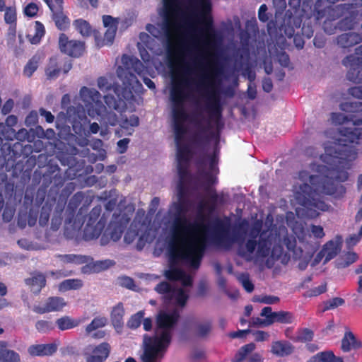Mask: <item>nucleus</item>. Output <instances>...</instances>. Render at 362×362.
<instances>
[{"mask_svg": "<svg viewBox=\"0 0 362 362\" xmlns=\"http://www.w3.org/2000/svg\"><path fill=\"white\" fill-rule=\"evenodd\" d=\"M339 132L341 136L339 143L327 147L325 154L321 156L323 162L327 165L326 174L310 175L307 170L298 173L299 180L310 182L300 185L296 192V198L310 218L317 217L320 211H327L330 207L322 199L321 194L338 197L346 192L341 182L348 180L346 170L357 157L356 148L348 144L359 143L362 139V127H341Z\"/></svg>", "mask_w": 362, "mask_h": 362, "instance_id": "nucleus-1", "label": "nucleus"}, {"mask_svg": "<svg viewBox=\"0 0 362 362\" xmlns=\"http://www.w3.org/2000/svg\"><path fill=\"white\" fill-rule=\"evenodd\" d=\"M210 57L211 54L206 51L204 54H199V57L196 59L194 65L201 71L197 79L182 78L179 81H173L170 98L172 102L177 160L189 162L192 156L189 146L182 141L187 133L185 122L189 118V115L185 109V102L189 98L187 89L190 88L192 84L196 86L197 90L204 91L207 100L206 108L210 118L216 121L217 129L220 130L223 127V124L221 121L222 107L220 94L214 81V76L218 70L214 63H204V61Z\"/></svg>", "mask_w": 362, "mask_h": 362, "instance_id": "nucleus-2", "label": "nucleus"}, {"mask_svg": "<svg viewBox=\"0 0 362 362\" xmlns=\"http://www.w3.org/2000/svg\"><path fill=\"white\" fill-rule=\"evenodd\" d=\"M172 243L170 248V263L182 261L193 269H198L206 250V240L197 233L207 231L208 226L200 221L191 223L186 215H172Z\"/></svg>", "mask_w": 362, "mask_h": 362, "instance_id": "nucleus-3", "label": "nucleus"}, {"mask_svg": "<svg viewBox=\"0 0 362 362\" xmlns=\"http://www.w3.org/2000/svg\"><path fill=\"white\" fill-rule=\"evenodd\" d=\"M180 315L177 309L171 312L160 311L156 317V325L162 329L158 336L144 334V351L141 356L142 362H158L162 358L172 341V329L176 325Z\"/></svg>", "mask_w": 362, "mask_h": 362, "instance_id": "nucleus-4", "label": "nucleus"}, {"mask_svg": "<svg viewBox=\"0 0 362 362\" xmlns=\"http://www.w3.org/2000/svg\"><path fill=\"white\" fill-rule=\"evenodd\" d=\"M80 96L90 117H100V123L106 127L119 124L117 115L112 111H107V107L101 101V95L97 90L83 86Z\"/></svg>", "mask_w": 362, "mask_h": 362, "instance_id": "nucleus-5", "label": "nucleus"}, {"mask_svg": "<svg viewBox=\"0 0 362 362\" xmlns=\"http://www.w3.org/2000/svg\"><path fill=\"white\" fill-rule=\"evenodd\" d=\"M163 30L166 37L168 52L170 54L175 47L174 32L178 31L181 28V25L175 21L180 12V2L178 0H163Z\"/></svg>", "mask_w": 362, "mask_h": 362, "instance_id": "nucleus-6", "label": "nucleus"}, {"mask_svg": "<svg viewBox=\"0 0 362 362\" xmlns=\"http://www.w3.org/2000/svg\"><path fill=\"white\" fill-rule=\"evenodd\" d=\"M300 16H293L289 10L286 11L281 25L280 30L288 38H292L295 34V30H299L303 37L310 39L314 33L313 25L311 17L306 18L303 23Z\"/></svg>", "mask_w": 362, "mask_h": 362, "instance_id": "nucleus-7", "label": "nucleus"}, {"mask_svg": "<svg viewBox=\"0 0 362 362\" xmlns=\"http://www.w3.org/2000/svg\"><path fill=\"white\" fill-rule=\"evenodd\" d=\"M230 228L228 220L224 221L218 217L214 218L210 227L211 242L216 245L230 246L238 240V237L235 230L231 235L229 233Z\"/></svg>", "mask_w": 362, "mask_h": 362, "instance_id": "nucleus-8", "label": "nucleus"}, {"mask_svg": "<svg viewBox=\"0 0 362 362\" xmlns=\"http://www.w3.org/2000/svg\"><path fill=\"white\" fill-rule=\"evenodd\" d=\"M84 198L83 193L82 192H78L74 196L70 199L69 204L67 205L66 209V219H65V230L64 234L66 236L72 237L74 236V234H71L69 235V233L68 232L69 228L67 225H71V226L73 228V230L74 232L78 231L83 223H84V216L83 215V209L81 207L77 214L75 216L76 211L83 201Z\"/></svg>", "mask_w": 362, "mask_h": 362, "instance_id": "nucleus-9", "label": "nucleus"}, {"mask_svg": "<svg viewBox=\"0 0 362 362\" xmlns=\"http://www.w3.org/2000/svg\"><path fill=\"white\" fill-rule=\"evenodd\" d=\"M40 182H42L41 187L44 191H46L52 184L54 187H62L64 179L60 168L57 165H49L43 174L36 170L33 173V184H40Z\"/></svg>", "mask_w": 362, "mask_h": 362, "instance_id": "nucleus-10", "label": "nucleus"}, {"mask_svg": "<svg viewBox=\"0 0 362 362\" xmlns=\"http://www.w3.org/2000/svg\"><path fill=\"white\" fill-rule=\"evenodd\" d=\"M102 211L101 206L98 205L93 208L88 214V219L83 230L85 240L97 239L102 233L106 224V220L102 216L99 220Z\"/></svg>", "mask_w": 362, "mask_h": 362, "instance_id": "nucleus-11", "label": "nucleus"}, {"mask_svg": "<svg viewBox=\"0 0 362 362\" xmlns=\"http://www.w3.org/2000/svg\"><path fill=\"white\" fill-rule=\"evenodd\" d=\"M341 109L347 115L333 113L332 119L339 124L351 122L354 126L362 125V102H346L341 105Z\"/></svg>", "mask_w": 362, "mask_h": 362, "instance_id": "nucleus-12", "label": "nucleus"}, {"mask_svg": "<svg viewBox=\"0 0 362 362\" xmlns=\"http://www.w3.org/2000/svg\"><path fill=\"white\" fill-rule=\"evenodd\" d=\"M334 6L324 5L322 0H316L314 4L313 13L315 16V20L320 23L323 18L327 16L322 24V28L328 35H332L339 30L338 22L337 19L339 18H334L330 14V9Z\"/></svg>", "mask_w": 362, "mask_h": 362, "instance_id": "nucleus-13", "label": "nucleus"}, {"mask_svg": "<svg viewBox=\"0 0 362 362\" xmlns=\"http://www.w3.org/2000/svg\"><path fill=\"white\" fill-rule=\"evenodd\" d=\"M123 74L118 72V77L122 80L123 86L118 84L114 85L112 87L113 91L119 100L125 102L129 100L133 97L132 88L134 83H138V80L134 74L129 71H124Z\"/></svg>", "mask_w": 362, "mask_h": 362, "instance_id": "nucleus-14", "label": "nucleus"}, {"mask_svg": "<svg viewBox=\"0 0 362 362\" xmlns=\"http://www.w3.org/2000/svg\"><path fill=\"white\" fill-rule=\"evenodd\" d=\"M330 14L334 18H341L338 21L339 30L341 31H348L355 29L358 25V11L351 10L347 11H337V6L330 9Z\"/></svg>", "mask_w": 362, "mask_h": 362, "instance_id": "nucleus-15", "label": "nucleus"}, {"mask_svg": "<svg viewBox=\"0 0 362 362\" xmlns=\"http://www.w3.org/2000/svg\"><path fill=\"white\" fill-rule=\"evenodd\" d=\"M71 68L72 64L70 60L53 56L49 59L45 68V74L47 79H54L57 78L61 72L67 74Z\"/></svg>", "mask_w": 362, "mask_h": 362, "instance_id": "nucleus-16", "label": "nucleus"}, {"mask_svg": "<svg viewBox=\"0 0 362 362\" xmlns=\"http://www.w3.org/2000/svg\"><path fill=\"white\" fill-rule=\"evenodd\" d=\"M111 352V346L104 341L98 345H89L84 351L86 362H105Z\"/></svg>", "mask_w": 362, "mask_h": 362, "instance_id": "nucleus-17", "label": "nucleus"}, {"mask_svg": "<svg viewBox=\"0 0 362 362\" xmlns=\"http://www.w3.org/2000/svg\"><path fill=\"white\" fill-rule=\"evenodd\" d=\"M59 48L64 54L79 57L85 50V45L81 41L69 40L65 33H61L59 36Z\"/></svg>", "mask_w": 362, "mask_h": 362, "instance_id": "nucleus-18", "label": "nucleus"}, {"mask_svg": "<svg viewBox=\"0 0 362 362\" xmlns=\"http://www.w3.org/2000/svg\"><path fill=\"white\" fill-rule=\"evenodd\" d=\"M52 12V19L58 30L65 31L70 27L71 21L63 11V4H54L52 0H43Z\"/></svg>", "mask_w": 362, "mask_h": 362, "instance_id": "nucleus-19", "label": "nucleus"}, {"mask_svg": "<svg viewBox=\"0 0 362 362\" xmlns=\"http://www.w3.org/2000/svg\"><path fill=\"white\" fill-rule=\"evenodd\" d=\"M342 64L350 66L346 74L349 81L356 83H362V59L350 54L343 59Z\"/></svg>", "mask_w": 362, "mask_h": 362, "instance_id": "nucleus-20", "label": "nucleus"}, {"mask_svg": "<svg viewBox=\"0 0 362 362\" xmlns=\"http://www.w3.org/2000/svg\"><path fill=\"white\" fill-rule=\"evenodd\" d=\"M342 243V237L340 235H337L334 240H331L326 243L317 255L316 260L320 261L325 257L323 264H327L339 253L341 250Z\"/></svg>", "mask_w": 362, "mask_h": 362, "instance_id": "nucleus-21", "label": "nucleus"}, {"mask_svg": "<svg viewBox=\"0 0 362 362\" xmlns=\"http://www.w3.org/2000/svg\"><path fill=\"white\" fill-rule=\"evenodd\" d=\"M260 315L266 317V325H271L274 322L289 324L292 322L293 320L291 313L288 311L272 312L271 307H264Z\"/></svg>", "mask_w": 362, "mask_h": 362, "instance_id": "nucleus-22", "label": "nucleus"}, {"mask_svg": "<svg viewBox=\"0 0 362 362\" xmlns=\"http://www.w3.org/2000/svg\"><path fill=\"white\" fill-rule=\"evenodd\" d=\"M64 299L59 296L49 297L42 305H35L33 311L38 314H45L51 312H58L66 306Z\"/></svg>", "mask_w": 362, "mask_h": 362, "instance_id": "nucleus-23", "label": "nucleus"}, {"mask_svg": "<svg viewBox=\"0 0 362 362\" xmlns=\"http://www.w3.org/2000/svg\"><path fill=\"white\" fill-rule=\"evenodd\" d=\"M124 228L121 223L111 221L101 237V244L106 245L109 239L115 242L119 240L123 233Z\"/></svg>", "mask_w": 362, "mask_h": 362, "instance_id": "nucleus-24", "label": "nucleus"}, {"mask_svg": "<svg viewBox=\"0 0 362 362\" xmlns=\"http://www.w3.org/2000/svg\"><path fill=\"white\" fill-rule=\"evenodd\" d=\"M57 349L55 343L33 344L28 348V353L32 357L50 356L57 352Z\"/></svg>", "mask_w": 362, "mask_h": 362, "instance_id": "nucleus-25", "label": "nucleus"}, {"mask_svg": "<svg viewBox=\"0 0 362 362\" xmlns=\"http://www.w3.org/2000/svg\"><path fill=\"white\" fill-rule=\"evenodd\" d=\"M124 315L125 310L122 302H119L112 307L110 315V321L112 327L118 333H120L123 329Z\"/></svg>", "mask_w": 362, "mask_h": 362, "instance_id": "nucleus-26", "label": "nucleus"}, {"mask_svg": "<svg viewBox=\"0 0 362 362\" xmlns=\"http://www.w3.org/2000/svg\"><path fill=\"white\" fill-rule=\"evenodd\" d=\"M122 62L124 64V66L126 67V69H123L122 67H119L117 73L121 72L123 74V76H124L125 74H124V71H129L131 72L130 70H133L134 72H136L138 75L141 76L142 72L144 69V64L141 62L140 60H139L137 58L128 56L126 54H124L122 58Z\"/></svg>", "mask_w": 362, "mask_h": 362, "instance_id": "nucleus-27", "label": "nucleus"}, {"mask_svg": "<svg viewBox=\"0 0 362 362\" xmlns=\"http://www.w3.org/2000/svg\"><path fill=\"white\" fill-rule=\"evenodd\" d=\"M361 41V35L354 32L342 33L336 37L337 45L342 49H349Z\"/></svg>", "mask_w": 362, "mask_h": 362, "instance_id": "nucleus-28", "label": "nucleus"}, {"mask_svg": "<svg viewBox=\"0 0 362 362\" xmlns=\"http://www.w3.org/2000/svg\"><path fill=\"white\" fill-rule=\"evenodd\" d=\"M273 237L267 231H262L257 242V255L259 257H267L271 252Z\"/></svg>", "mask_w": 362, "mask_h": 362, "instance_id": "nucleus-29", "label": "nucleus"}, {"mask_svg": "<svg viewBox=\"0 0 362 362\" xmlns=\"http://www.w3.org/2000/svg\"><path fill=\"white\" fill-rule=\"evenodd\" d=\"M25 282L35 294H38L46 285V277L42 273L35 272L31 277L25 279Z\"/></svg>", "mask_w": 362, "mask_h": 362, "instance_id": "nucleus-30", "label": "nucleus"}, {"mask_svg": "<svg viewBox=\"0 0 362 362\" xmlns=\"http://www.w3.org/2000/svg\"><path fill=\"white\" fill-rule=\"evenodd\" d=\"M8 346L6 341L0 340V362H21L20 354Z\"/></svg>", "mask_w": 362, "mask_h": 362, "instance_id": "nucleus-31", "label": "nucleus"}, {"mask_svg": "<svg viewBox=\"0 0 362 362\" xmlns=\"http://www.w3.org/2000/svg\"><path fill=\"white\" fill-rule=\"evenodd\" d=\"M362 347V343L358 341L354 333L351 331H346L341 339V349L344 352H349L351 350H356Z\"/></svg>", "mask_w": 362, "mask_h": 362, "instance_id": "nucleus-32", "label": "nucleus"}, {"mask_svg": "<svg viewBox=\"0 0 362 362\" xmlns=\"http://www.w3.org/2000/svg\"><path fill=\"white\" fill-rule=\"evenodd\" d=\"M119 124L124 134L132 135L134 131L133 128L139 124V117L135 115H132L129 117H127L121 114Z\"/></svg>", "mask_w": 362, "mask_h": 362, "instance_id": "nucleus-33", "label": "nucleus"}, {"mask_svg": "<svg viewBox=\"0 0 362 362\" xmlns=\"http://www.w3.org/2000/svg\"><path fill=\"white\" fill-rule=\"evenodd\" d=\"M293 346L287 341H276L272 343L271 351L277 356H285L291 354Z\"/></svg>", "mask_w": 362, "mask_h": 362, "instance_id": "nucleus-34", "label": "nucleus"}, {"mask_svg": "<svg viewBox=\"0 0 362 362\" xmlns=\"http://www.w3.org/2000/svg\"><path fill=\"white\" fill-rule=\"evenodd\" d=\"M45 34L44 25L40 21H35L34 25L33 33H28L26 35L28 41L33 45L39 44Z\"/></svg>", "mask_w": 362, "mask_h": 362, "instance_id": "nucleus-35", "label": "nucleus"}, {"mask_svg": "<svg viewBox=\"0 0 362 362\" xmlns=\"http://www.w3.org/2000/svg\"><path fill=\"white\" fill-rule=\"evenodd\" d=\"M80 323V320L74 319L70 316L65 315L60 318H58L55 324L57 326L58 329L64 331L67 329H71L74 327H76Z\"/></svg>", "mask_w": 362, "mask_h": 362, "instance_id": "nucleus-36", "label": "nucleus"}, {"mask_svg": "<svg viewBox=\"0 0 362 362\" xmlns=\"http://www.w3.org/2000/svg\"><path fill=\"white\" fill-rule=\"evenodd\" d=\"M255 344L252 342L241 346L235 354L232 362H243L249 357V355L255 349Z\"/></svg>", "mask_w": 362, "mask_h": 362, "instance_id": "nucleus-37", "label": "nucleus"}, {"mask_svg": "<svg viewBox=\"0 0 362 362\" xmlns=\"http://www.w3.org/2000/svg\"><path fill=\"white\" fill-rule=\"evenodd\" d=\"M311 360L313 362H343V358L336 356L332 351L320 352Z\"/></svg>", "mask_w": 362, "mask_h": 362, "instance_id": "nucleus-38", "label": "nucleus"}, {"mask_svg": "<svg viewBox=\"0 0 362 362\" xmlns=\"http://www.w3.org/2000/svg\"><path fill=\"white\" fill-rule=\"evenodd\" d=\"M155 291L160 294L164 295L165 298L171 300L173 298V293L176 291V288L168 282L162 281L156 285Z\"/></svg>", "mask_w": 362, "mask_h": 362, "instance_id": "nucleus-39", "label": "nucleus"}, {"mask_svg": "<svg viewBox=\"0 0 362 362\" xmlns=\"http://www.w3.org/2000/svg\"><path fill=\"white\" fill-rule=\"evenodd\" d=\"M212 330L211 320H206L203 322H199L195 325V335L199 338H205L209 335Z\"/></svg>", "mask_w": 362, "mask_h": 362, "instance_id": "nucleus-40", "label": "nucleus"}, {"mask_svg": "<svg viewBox=\"0 0 362 362\" xmlns=\"http://www.w3.org/2000/svg\"><path fill=\"white\" fill-rule=\"evenodd\" d=\"M190 203L188 199H177V202L173 204L172 215H186Z\"/></svg>", "mask_w": 362, "mask_h": 362, "instance_id": "nucleus-41", "label": "nucleus"}, {"mask_svg": "<svg viewBox=\"0 0 362 362\" xmlns=\"http://www.w3.org/2000/svg\"><path fill=\"white\" fill-rule=\"evenodd\" d=\"M108 320L105 316H97L94 317L90 323L86 327V332L88 334L97 330L98 329L103 328L107 325Z\"/></svg>", "mask_w": 362, "mask_h": 362, "instance_id": "nucleus-42", "label": "nucleus"}, {"mask_svg": "<svg viewBox=\"0 0 362 362\" xmlns=\"http://www.w3.org/2000/svg\"><path fill=\"white\" fill-rule=\"evenodd\" d=\"M104 101L106 106L110 110H121L126 107V103L116 98L112 95H106L104 96Z\"/></svg>", "mask_w": 362, "mask_h": 362, "instance_id": "nucleus-43", "label": "nucleus"}, {"mask_svg": "<svg viewBox=\"0 0 362 362\" xmlns=\"http://www.w3.org/2000/svg\"><path fill=\"white\" fill-rule=\"evenodd\" d=\"M40 60L38 54L33 55L27 62L23 69V74L28 77L32 76L33 73L37 70Z\"/></svg>", "mask_w": 362, "mask_h": 362, "instance_id": "nucleus-44", "label": "nucleus"}, {"mask_svg": "<svg viewBox=\"0 0 362 362\" xmlns=\"http://www.w3.org/2000/svg\"><path fill=\"white\" fill-rule=\"evenodd\" d=\"M74 25L83 36H90L91 35V26L88 21L81 18L76 19L74 21Z\"/></svg>", "mask_w": 362, "mask_h": 362, "instance_id": "nucleus-45", "label": "nucleus"}, {"mask_svg": "<svg viewBox=\"0 0 362 362\" xmlns=\"http://www.w3.org/2000/svg\"><path fill=\"white\" fill-rule=\"evenodd\" d=\"M217 204L210 202H204L202 201L198 204V215L197 219L200 221L202 223L205 220V215L203 214L202 211L204 209H207L209 212L212 213L215 211L216 208Z\"/></svg>", "mask_w": 362, "mask_h": 362, "instance_id": "nucleus-46", "label": "nucleus"}, {"mask_svg": "<svg viewBox=\"0 0 362 362\" xmlns=\"http://www.w3.org/2000/svg\"><path fill=\"white\" fill-rule=\"evenodd\" d=\"M116 33H117V30H115V28L114 30H112V28L107 29L104 34V37L102 40H99L96 37L97 46L99 47H101L105 45H111L115 40Z\"/></svg>", "mask_w": 362, "mask_h": 362, "instance_id": "nucleus-47", "label": "nucleus"}, {"mask_svg": "<svg viewBox=\"0 0 362 362\" xmlns=\"http://www.w3.org/2000/svg\"><path fill=\"white\" fill-rule=\"evenodd\" d=\"M358 258V255L354 252H348L346 253L342 259L337 262L338 268H346L357 261Z\"/></svg>", "mask_w": 362, "mask_h": 362, "instance_id": "nucleus-48", "label": "nucleus"}, {"mask_svg": "<svg viewBox=\"0 0 362 362\" xmlns=\"http://www.w3.org/2000/svg\"><path fill=\"white\" fill-rule=\"evenodd\" d=\"M83 286V282L81 279H70L63 281L60 284V290L68 291L71 289H79Z\"/></svg>", "mask_w": 362, "mask_h": 362, "instance_id": "nucleus-49", "label": "nucleus"}, {"mask_svg": "<svg viewBox=\"0 0 362 362\" xmlns=\"http://www.w3.org/2000/svg\"><path fill=\"white\" fill-rule=\"evenodd\" d=\"M59 257L63 262L78 264L86 263L88 259L86 256L74 254L59 255Z\"/></svg>", "mask_w": 362, "mask_h": 362, "instance_id": "nucleus-50", "label": "nucleus"}, {"mask_svg": "<svg viewBox=\"0 0 362 362\" xmlns=\"http://www.w3.org/2000/svg\"><path fill=\"white\" fill-rule=\"evenodd\" d=\"M30 135L27 129L22 128L19 129L18 132L15 130H12L10 134L5 135V139L6 141H13V139H16L21 141H24L25 139L29 138Z\"/></svg>", "mask_w": 362, "mask_h": 362, "instance_id": "nucleus-51", "label": "nucleus"}, {"mask_svg": "<svg viewBox=\"0 0 362 362\" xmlns=\"http://www.w3.org/2000/svg\"><path fill=\"white\" fill-rule=\"evenodd\" d=\"M144 317V311L140 310L132 315L128 320L127 325L131 329H136L140 327Z\"/></svg>", "mask_w": 362, "mask_h": 362, "instance_id": "nucleus-52", "label": "nucleus"}, {"mask_svg": "<svg viewBox=\"0 0 362 362\" xmlns=\"http://www.w3.org/2000/svg\"><path fill=\"white\" fill-rule=\"evenodd\" d=\"M4 11V21L6 24H17V13L16 5L7 6Z\"/></svg>", "mask_w": 362, "mask_h": 362, "instance_id": "nucleus-53", "label": "nucleus"}, {"mask_svg": "<svg viewBox=\"0 0 362 362\" xmlns=\"http://www.w3.org/2000/svg\"><path fill=\"white\" fill-rule=\"evenodd\" d=\"M314 336L313 332L308 328H303L299 329L295 337V341L298 342L310 341Z\"/></svg>", "mask_w": 362, "mask_h": 362, "instance_id": "nucleus-54", "label": "nucleus"}, {"mask_svg": "<svg viewBox=\"0 0 362 362\" xmlns=\"http://www.w3.org/2000/svg\"><path fill=\"white\" fill-rule=\"evenodd\" d=\"M166 278L170 281H180L185 276V272L180 268L170 267L165 274Z\"/></svg>", "mask_w": 362, "mask_h": 362, "instance_id": "nucleus-55", "label": "nucleus"}, {"mask_svg": "<svg viewBox=\"0 0 362 362\" xmlns=\"http://www.w3.org/2000/svg\"><path fill=\"white\" fill-rule=\"evenodd\" d=\"M52 209V206L47 204L42 206L39 217V223L40 226H45L47 224Z\"/></svg>", "mask_w": 362, "mask_h": 362, "instance_id": "nucleus-56", "label": "nucleus"}, {"mask_svg": "<svg viewBox=\"0 0 362 362\" xmlns=\"http://www.w3.org/2000/svg\"><path fill=\"white\" fill-rule=\"evenodd\" d=\"M257 247V242L255 239H248L245 243L246 251L239 250L238 255L242 257H245L247 255L253 254Z\"/></svg>", "mask_w": 362, "mask_h": 362, "instance_id": "nucleus-57", "label": "nucleus"}, {"mask_svg": "<svg viewBox=\"0 0 362 362\" xmlns=\"http://www.w3.org/2000/svg\"><path fill=\"white\" fill-rule=\"evenodd\" d=\"M173 294H174L173 298L175 299L176 304L178 306H180L182 308L185 307L187 304L189 296L184 291V290H182L181 288H180V289L176 288V291Z\"/></svg>", "mask_w": 362, "mask_h": 362, "instance_id": "nucleus-58", "label": "nucleus"}, {"mask_svg": "<svg viewBox=\"0 0 362 362\" xmlns=\"http://www.w3.org/2000/svg\"><path fill=\"white\" fill-rule=\"evenodd\" d=\"M201 175L206 181L204 185L205 191H209L210 189H211V186L216 184L218 182L217 177L213 175L212 173L209 171L203 170L202 172H201Z\"/></svg>", "mask_w": 362, "mask_h": 362, "instance_id": "nucleus-59", "label": "nucleus"}, {"mask_svg": "<svg viewBox=\"0 0 362 362\" xmlns=\"http://www.w3.org/2000/svg\"><path fill=\"white\" fill-rule=\"evenodd\" d=\"M345 303V300L340 297H335L329 299L324 303L323 311L332 310L338 308L339 306L343 305Z\"/></svg>", "mask_w": 362, "mask_h": 362, "instance_id": "nucleus-60", "label": "nucleus"}, {"mask_svg": "<svg viewBox=\"0 0 362 362\" xmlns=\"http://www.w3.org/2000/svg\"><path fill=\"white\" fill-rule=\"evenodd\" d=\"M360 7H362V0H352L351 3H344L337 5V11L343 12V11H346L348 9L357 10V8Z\"/></svg>", "mask_w": 362, "mask_h": 362, "instance_id": "nucleus-61", "label": "nucleus"}, {"mask_svg": "<svg viewBox=\"0 0 362 362\" xmlns=\"http://www.w3.org/2000/svg\"><path fill=\"white\" fill-rule=\"evenodd\" d=\"M35 328L39 332L46 333L54 329V325L51 321L41 320L35 323Z\"/></svg>", "mask_w": 362, "mask_h": 362, "instance_id": "nucleus-62", "label": "nucleus"}, {"mask_svg": "<svg viewBox=\"0 0 362 362\" xmlns=\"http://www.w3.org/2000/svg\"><path fill=\"white\" fill-rule=\"evenodd\" d=\"M103 25L107 29H112L114 30L115 28V30H117L118 24H119V18H114L110 15H104L103 16Z\"/></svg>", "mask_w": 362, "mask_h": 362, "instance_id": "nucleus-63", "label": "nucleus"}, {"mask_svg": "<svg viewBox=\"0 0 362 362\" xmlns=\"http://www.w3.org/2000/svg\"><path fill=\"white\" fill-rule=\"evenodd\" d=\"M189 162L177 160V173L180 181H184L189 176Z\"/></svg>", "mask_w": 362, "mask_h": 362, "instance_id": "nucleus-64", "label": "nucleus"}]
</instances>
